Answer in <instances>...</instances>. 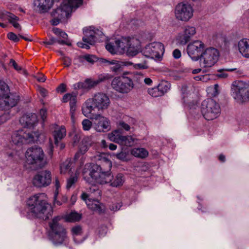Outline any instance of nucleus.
Wrapping results in <instances>:
<instances>
[{
	"mask_svg": "<svg viewBox=\"0 0 249 249\" xmlns=\"http://www.w3.org/2000/svg\"><path fill=\"white\" fill-rule=\"evenodd\" d=\"M53 211L51 205L48 202L45 193H39L30 197L27 206L20 211L23 216L29 219L34 217L46 220L52 215Z\"/></svg>",
	"mask_w": 249,
	"mask_h": 249,
	"instance_id": "nucleus-1",
	"label": "nucleus"
},
{
	"mask_svg": "<svg viewBox=\"0 0 249 249\" xmlns=\"http://www.w3.org/2000/svg\"><path fill=\"white\" fill-rule=\"evenodd\" d=\"M106 49L111 54L124 53L128 56H134L141 51V42L136 37H122L114 42L106 44Z\"/></svg>",
	"mask_w": 249,
	"mask_h": 249,
	"instance_id": "nucleus-2",
	"label": "nucleus"
},
{
	"mask_svg": "<svg viewBox=\"0 0 249 249\" xmlns=\"http://www.w3.org/2000/svg\"><path fill=\"white\" fill-rule=\"evenodd\" d=\"M38 131L26 132L22 129L14 131L11 136L13 143L17 146V149L9 150L3 153L6 160H17L22 153L21 146L24 143H29L36 142L39 138Z\"/></svg>",
	"mask_w": 249,
	"mask_h": 249,
	"instance_id": "nucleus-3",
	"label": "nucleus"
},
{
	"mask_svg": "<svg viewBox=\"0 0 249 249\" xmlns=\"http://www.w3.org/2000/svg\"><path fill=\"white\" fill-rule=\"evenodd\" d=\"M110 103L109 98L106 94L97 93L85 102L82 108V113L85 116L89 117L91 116L93 111L103 112L107 109Z\"/></svg>",
	"mask_w": 249,
	"mask_h": 249,
	"instance_id": "nucleus-4",
	"label": "nucleus"
},
{
	"mask_svg": "<svg viewBox=\"0 0 249 249\" xmlns=\"http://www.w3.org/2000/svg\"><path fill=\"white\" fill-rule=\"evenodd\" d=\"M60 219V217L56 216L49 223L48 237L55 246L66 245L68 243L66 229L59 223Z\"/></svg>",
	"mask_w": 249,
	"mask_h": 249,
	"instance_id": "nucleus-5",
	"label": "nucleus"
},
{
	"mask_svg": "<svg viewBox=\"0 0 249 249\" xmlns=\"http://www.w3.org/2000/svg\"><path fill=\"white\" fill-rule=\"evenodd\" d=\"M83 3V0H68L64 1L61 5L52 12L53 18L51 20L53 25H57L65 20L73 9H75Z\"/></svg>",
	"mask_w": 249,
	"mask_h": 249,
	"instance_id": "nucleus-6",
	"label": "nucleus"
},
{
	"mask_svg": "<svg viewBox=\"0 0 249 249\" xmlns=\"http://www.w3.org/2000/svg\"><path fill=\"white\" fill-rule=\"evenodd\" d=\"M26 162L31 165L33 169L41 168L47 164L44 152L41 148L33 146L28 148L25 153Z\"/></svg>",
	"mask_w": 249,
	"mask_h": 249,
	"instance_id": "nucleus-7",
	"label": "nucleus"
},
{
	"mask_svg": "<svg viewBox=\"0 0 249 249\" xmlns=\"http://www.w3.org/2000/svg\"><path fill=\"white\" fill-rule=\"evenodd\" d=\"M83 33V42H78L77 45L78 47L86 49H89L90 45H94L96 42L101 40L103 36V33L101 30L93 26L84 28Z\"/></svg>",
	"mask_w": 249,
	"mask_h": 249,
	"instance_id": "nucleus-8",
	"label": "nucleus"
},
{
	"mask_svg": "<svg viewBox=\"0 0 249 249\" xmlns=\"http://www.w3.org/2000/svg\"><path fill=\"white\" fill-rule=\"evenodd\" d=\"M201 112L206 120H213L220 116L221 108L219 104L215 100L208 98L202 102Z\"/></svg>",
	"mask_w": 249,
	"mask_h": 249,
	"instance_id": "nucleus-9",
	"label": "nucleus"
},
{
	"mask_svg": "<svg viewBox=\"0 0 249 249\" xmlns=\"http://www.w3.org/2000/svg\"><path fill=\"white\" fill-rule=\"evenodd\" d=\"M19 100L16 93L10 92L8 85L0 81V108L6 107H15Z\"/></svg>",
	"mask_w": 249,
	"mask_h": 249,
	"instance_id": "nucleus-10",
	"label": "nucleus"
},
{
	"mask_svg": "<svg viewBox=\"0 0 249 249\" xmlns=\"http://www.w3.org/2000/svg\"><path fill=\"white\" fill-rule=\"evenodd\" d=\"M89 175L90 178H88L87 179L86 178L84 177L85 179L89 183H91L92 181L94 180L96 183L101 184H107L112 178L111 173L103 171L98 163L91 165Z\"/></svg>",
	"mask_w": 249,
	"mask_h": 249,
	"instance_id": "nucleus-11",
	"label": "nucleus"
},
{
	"mask_svg": "<svg viewBox=\"0 0 249 249\" xmlns=\"http://www.w3.org/2000/svg\"><path fill=\"white\" fill-rule=\"evenodd\" d=\"M219 56L218 50L213 47L204 50L201 53L199 59L201 67L209 68L213 66L217 61Z\"/></svg>",
	"mask_w": 249,
	"mask_h": 249,
	"instance_id": "nucleus-12",
	"label": "nucleus"
},
{
	"mask_svg": "<svg viewBox=\"0 0 249 249\" xmlns=\"http://www.w3.org/2000/svg\"><path fill=\"white\" fill-rule=\"evenodd\" d=\"M133 80L128 77H116L113 79L111 86L116 91L123 94L128 93L134 88Z\"/></svg>",
	"mask_w": 249,
	"mask_h": 249,
	"instance_id": "nucleus-13",
	"label": "nucleus"
},
{
	"mask_svg": "<svg viewBox=\"0 0 249 249\" xmlns=\"http://www.w3.org/2000/svg\"><path fill=\"white\" fill-rule=\"evenodd\" d=\"M164 52V45L159 42L149 43L142 50V55L156 60H160Z\"/></svg>",
	"mask_w": 249,
	"mask_h": 249,
	"instance_id": "nucleus-14",
	"label": "nucleus"
},
{
	"mask_svg": "<svg viewBox=\"0 0 249 249\" xmlns=\"http://www.w3.org/2000/svg\"><path fill=\"white\" fill-rule=\"evenodd\" d=\"M231 95L239 103L249 100V86L242 82H235L231 86Z\"/></svg>",
	"mask_w": 249,
	"mask_h": 249,
	"instance_id": "nucleus-15",
	"label": "nucleus"
},
{
	"mask_svg": "<svg viewBox=\"0 0 249 249\" xmlns=\"http://www.w3.org/2000/svg\"><path fill=\"white\" fill-rule=\"evenodd\" d=\"M91 115L89 117L94 120L93 127L97 132H106L110 130V122L107 118L99 113Z\"/></svg>",
	"mask_w": 249,
	"mask_h": 249,
	"instance_id": "nucleus-16",
	"label": "nucleus"
},
{
	"mask_svg": "<svg viewBox=\"0 0 249 249\" xmlns=\"http://www.w3.org/2000/svg\"><path fill=\"white\" fill-rule=\"evenodd\" d=\"M175 14L178 19L187 21L193 15V9L190 4L180 3L176 7Z\"/></svg>",
	"mask_w": 249,
	"mask_h": 249,
	"instance_id": "nucleus-17",
	"label": "nucleus"
},
{
	"mask_svg": "<svg viewBox=\"0 0 249 249\" xmlns=\"http://www.w3.org/2000/svg\"><path fill=\"white\" fill-rule=\"evenodd\" d=\"M102 62L108 67L110 71L115 74H121L124 67H128L133 65V63L129 61H121L116 60H108L106 59H102Z\"/></svg>",
	"mask_w": 249,
	"mask_h": 249,
	"instance_id": "nucleus-18",
	"label": "nucleus"
},
{
	"mask_svg": "<svg viewBox=\"0 0 249 249\" xmlns=\"http://www.w3.org/2000/svg\"><path fill=\"white\" fill-rule=\"evenodd\" d=\"M204 47V44L202 41L196 40L188 45L187 52L192 60L196 61L199 60Z\"/></svg>",
	"mask_w": 249,
	"mask_h": 249,
	"instance_id": "nucleus-19",
	"label": "nucleus"
},
{
	"mask_svg": "<svg viewBox=\"0 0 249 249\" xmlns=\"http://www.w3.org/2000/svg\"><path fill=\"white\" fill-rule=\"evenodd\" d=\"M52 181L51 173L49 171L44 170L38 173L33 178L34 185L37 187L48 186Z\"/></svg>",
	"mask_w": 249,
	"mask_h": 249,
	"instance_id": "nucleus-20",
	"label": "nucleus"
},
{
	"mask_svg": "<svg viewBox=\"0 0 249 249\" xmlns=\"http://www.w3.org/2000/svg\"><path fill=\"white\" fill-rule=\"evenodd\" d=\"M196 29L194 26H185L182 33L178 35L177 40L178 44L184 45L187 44L191 38L196 34Z\"/></svg>",
	"mask_w": 249,
	"mask_h": 249,
	"instance_id": "nucleus-21",
	"label": "nucleus"
},
{
	"mask_svg": "<svg viewBox=\"0 0 249 249\" xmlns=\"http://www.w3.org/2000/svg\"><path fill=\"white\" fill-rule=\"evenodd\" d=\"M19 122L24 127L33 128L37 123V116L34 113L25 114L20 118Z\"/></svg>",
	"mask_w": 249,
	"mask_h": 249,
	"instance_id": "nucleus-22",
	"label": "nucleus"
},
{
	"mask_svg": "<svg viewBox=\"0 0 249 249\" xmlns=\"http://www.w3.org/2000/svg\"><path fill=\"white\" fill-rule=\"evenodd\" d=\"M101 196V191L99 187L95 185H92L87 189V193H83L81 196L82 200L91 198L93 200L99 199Z\"/></svg>",
	"mask_w": 249,
	"mask_h": 249,
	"instance_id": "nucleus-23",
	"label": "nucleus"
},
{
	"mask_svg": "<svg viewBox=\"0 0 249 249\" xmlns=\"http://www.w3.org/2000/svg\"><path fill=\"white\" fill-rule=\"evenodd\" d=\"M71 231L73 241L76 244H80L86 240L87 237L82 235L83 230L81 226L79 225L73 226L71 228Z\"/></svg>",
	"mask_w": 249,
	"mask_h": 249,
	"instance_id": "nucleus-24",
	"label": "nucleus"
},
{
	"mask_svg": "<svg viewBox=\"0 0 249 249\" xmlns=\"http://www.w3.org/2000/svg\"><path fill=\"white\" fill-rule=\"evenodd\" d=\"M238 50L243 57L249 58V39L242 38L237 44Z\"/></svg>",
	"mask_w": 249,
	"mask_h": 249,
	"instance_id": "nucleus-25",
	"label": "nucleus"
},
{
	"mask_svg": "<svg viewBox=\"0 0 249 249\" xmlns=\"http://www.w3.org/2000/svg\"><path fill=\"white\" fill-rule=\"evenodd\" d=\"M53 0H35L34 5L40 13L47 12L53 6Z\"/></svg>",
	"mask_w": 249,
	"mask_h": 249,
	"instance_id": "nucleus-26",
	"label": "nucleus"
},
{
	"mask_svg": "<svg viewBox=\"0 0 249 249\" xmlns=\"http://www.w3.org/2000/svg\"><path fill=\"white\" fill-rule=\"evenodd\" d=\"M97 162L99 166L104 171H107L110 173V170L112 167L111 161L105 156L104 154L101 155L97 158Z\"/></svg>",
	"mask_w": 249,
	"mask_h": 249,
	"instance_id": "nucleus-27",
	"label": "nucleus"
},
{
	"mask_svg": "<svg viewBox=\"0 0 249 249\" xmlns=\"http://www.w3.org/2000/svg\"><path fill=\"white\" fill-rule=\"evenodd\" d=\"M85 201L88 208L94 211L101 213L103 211L104 206L99 201V199L93 200L91 198L86 199Z\"/></svg>",
	"mask_w": 249,
	"mask_h": 249,
	"instance_id": "nucleus-28",
	"label": "nucleus"
},
{
	"mask_svg": "<svg viewBox=\"0 0 249 249\" xmlns=\"http://www.w3.org/2000/svg\"><path fill=\"white\" fill-rule=\"evenodd\" d=\"M2 15L7 18L9 22L12 24L14 28L21 30V26L17 22V21L19 20V18L18 17L7 11L2 12Z\"/></svg>",
	"mask_w": 249,
	"mask_h": 249,
	"instance_id": "nucleus-29",
	"label": "nucleus"
},
{
	"mask_svg": "<svg viewBox=\"0 0 249 249\" xmlns=\"http://www.w3.org/2000/svg\"><path fill=\"white\" fill-rule=\"evenodd\" d=\"M66 130L64 126H61L58 128H56L53 134L55 145H58V143L66 136Z\"/></svg>",
	"mask_w": 249,
	"mask_h": 249,
	"instance_id": "nucleus-30",
	"label": "nucleus"
},
{
	"mask_svg": "<svg viewBox=\"0 0 249 249\" xmlns=\"http://www.w3.org/2000/svg\"><path fill=\"white\" fill-rule=\"evenodd\" d=\"M124 182V178L123 174H118L116 176L111 179L107 183H109L110 186L113 187H119L122 186Z\"/></svg>",
	"mask_w": 249,
	"mask_h": 249,
	"instance_id": "nucleus-31",
	"label": "nucleus"
},
{
	"mask_svg": "<svg viewBox=\"0 0 249 249\" xmlns=\"http://www.w3.org/2000/svg\"><path fill=\"white\" fill-rule=\"evenodd\" d=\"M131 154L135 157L143 159L147 157L148 152L143 148H134L131 150Z\"/></svg>",
	"mask_w": 249,
	"mask_h": 249,
	"instance_id": "nucleus-32",
	"label": "nucleus"
},
{
	"mask_svg": "<svg viewBox=\"0 0 249 249\" xmlns=\"http://www.w3.org/2000/svg\"><path fill=\"white\" fill-rule=\"evenodd\" d=\"M226 71L234 72L237 75H240L242 73V71L241 70H238L236 68L225 69L218 70L217 76L221 78H225L227 77L228 76V74L225 72Z\"/></svg>",
	"mask_w": 249,
	"mask_h": 249,
	"instance_id": "nucleus-33",
	"label": "nucleus"
},
{
	"mask_svg": "<svg viewBox=\"0 0 249 249\" xmlns=\"http://www.w3.org/2000/svg\"><path fill=\"white\" fill-rule=\"evenodd\" d=\"M120 130L117 129L108 134V138L110 141L120 144L122 135L120 134Z\"/></svg>",
	"mask_w": 249,
	"mask_h": 249,
	"instance_id": "nucleus-34",
	"label": "nucleus"
},
{
	"mask_svg": "<svg viewBox=\"0 0 249 249\" xmlns=\"http://www.w3.org/2000/svg\"><path fill=\"white\" fill-rule=\"evenodd\" d=\"M55 43H57L60 45H67L68 46H70L71 45V43H69L67 40H60L58 38H55L53 37L50 36L49 37V39H47L46 41H43V43L46 45H53Z\"/></svg>",
	"mask_w": 249,
	"mask_h": 249,
	"instance_id": "nucleus-35",
	"label": "nucleus"
},
{
	"mask_svg": "<svg viewBox=\"0 0 249 249\" xmlns=\"http://www.w3.org/2000/svg\"><path fill=\"white\" fill-rule=\"evenodd\" d=\"M136 140V139L131 136H123L120 142V145L126 146H133Z\"/></svg>",
	"mask_w": 249,
	"mask_h": 249,
	"instance_id": "nucleus-36",
	"label": "nucleus"
},
{
	"mask_svg": "<svg viewBox=\"0 0 249 249\" xmlns=\"http://www.w3.org/2000/svg\"><path fill=\"white\" fill-rule=\"evenodd\" d=\"M11 109V108H8L0 111V125L6 123L11 118L12 115L10 112Z\"/></svg>",
	"mask_w": 249,
	"mask_h": 249,
	"instance_id": "nucleus-37",
	"label": "nucleus"
},
{
	"mask_svg": "<svg viewBox=\"0 0 249 249\" xmlns=\"http://www.w3.org/2000/svg\"><path fill=\"white\" fill-rule=\"evenodd\" d=\"M81 219V215L77 213L71 212L65 216V220L67 222H73L79 221Z\"/></svg>",
	"mask_w": 249,
	"mask_h": 249,
	"instance_id": "nucleus-38",
	"label": "nucleus"
},
{
	"mask_svg": "<svg viewBox=\"0 0 249 249\" xmlns=\"http://www.w3.org/2000/svg\"><path fill=\"white\" fill-rule=\"evenodd\" d=\"M158 87L161 95H164L171 88V84L167 81H161Z\"/></svg>",
	"mask_w": 249,
	"mask_h": 249,
	"instance_id": "nucleus-39",
	"label": "nucleus"
},
{
	"mask_svg": "<svg viewBox=\"0 0 249 249\" xmlns=\"http://www.w3.org/2000/svg\"><path fill=\"white\" fill-rule=\"evenodd\" d=\"M62 101L64 103L70 102V104H73L77 101V94L75 92L67 93L63 97Z\"/></svg>",
	"mask_w": 249,
	"mask_h": 249,
	"instance_id": "nucleus-40",
	"label": "nucleus"
},
{
	"mask_svg": "<svg viewBox=\"0 0 249 249\" xmlns=\"http://www.w3.org/2000/svg\"><path fill=\"white\" fill-rule=\"evenodd\" d=\"M79 60L80 62H83L84 60L91 64H93L98 60L97 57L92 54H86L79 57Z\"/></svg>",
	"mask_w": 249,
	"mask_h": 249,
	"instance_id": "nucleus-41",
	"label": "nucleus"
},
{
	"mask_svg": "<svg viewBox=\"0 0 249 249\" xmlns=\"http://www.w3.org/2000/svg\"><path fill=\"white\" fill-rule=\"evenodd\" d=\"M72 163L70 160H67L60 166V172L61 174H65L67 171L71 170V166Z\"/></svg>",
	"mask_w": 249,
	"mask_h": 249,
	"instance_id": "nucleus-42",
	"label": "nucleus"
},
{
	"mask_svg": "<svg viewBox=\"0 0 249 249\" xmlns=\"http://www.w3.org/2000/svg\"><path fill=\"white\" fill-rule=\"evenodd\" d=\"M181 92L182 95V101L185 107H190V105L188 103L186 102L185 97L187 96V87L185 85H183L181 87Z\"/></svg>",
	"mask_w": 249,
	"mask_h": 249,
	"instance_id": "nucleus-43",
	"label": "nucleus"
},
{
	"mask_svg": "<svg viewBox=\"0 0 249 249\" xmlns=\"http://www.w3.org/2000/svg\"><path fill=\"white\" fill-rule=\"evenodd\" d=\"M148 92L151 96L154 97H158L162 96L160 92L158 86L149 89Z\"/></svg>",
	"mask_w": 249,
	"mask_h": 249,
	"instance_id": "nucleus-44",
	"label": "nucleus"
},
{
	"mask_svg": "<svg viewBox=\"0 0 249 249\" xmlns=\"http://www.w3.org/2000/svg\"><path fill=\"white\" fill-rule=\"evenodd\" d=\"M144 77V75L142 73L137 72L134 74L133 81L138 84H142L143 81Z\"/></svg>",
	"mask_w": 249,
	"mask_h": 249,
	"instance_id": "nucleus-45",
	"label": "nucleus"
},
{
	"mask_svg": "<svg viewBox=\"0 0 249 249\" xmlns=\"http://www.w3.org/2000/svg\"><path fill=\"white\" fill-rule=\"evenodd\" d=\"M77 176L75 175L74 176H71L70 178L67 179V189H69L72 187V186L77 181Z\"/></svg>",
	"mask_w": 249,
	"mask_h": 249,
	"instance_id": "nucleus-46",
	"label": "nucleus"
},
{
	"mask_svg": "<svg viewBox=\"0 0 249 249\" xmlns=\"http://www.w3.org/2000/svg\"><path fill=\"white\" fill-rule=\"evenodd\" d=\"M83 129L85 131L89 130L92 126L91 122L89 119H84L82 122Z\"/></svg>",
	"mask_w": 249,
	"mask_h": 249,
	"instance_id": "nucleus-47",
	"label": "nucleus"
},
{
	"mask_svg": "<svg viewBox=\"0 0 249 249\" xmlns=\"http://www.w3.org/2000/svg\"><path fill=\"white\" fill-rule=\"evenodd\" d=\"M88 149L89 146L87 144H81L79 146V152L75 155V157H77L79 153L82 155L84 154L88 151Z\"/></svg>",
	"mask_w": 249,
	"mask_h": 249,
	"instance_id": "nucleus-48",
	"label": "nucleus"
},
{
	"mask_svg": "<svg viewBox=\"0 0 249 249\" xmlns=\"http://www.w3.org/2000/svg\"><path fill=\"white\" fill-rule=\"evenodd\" d=\"M122 206L121 202L120 203H115L110 204L109 206V209L113 212H116L120 210V208Z\"/></svg>",
	"mask_w": 249,
	"mask_h": 249,
	"instance_id": "nucleus-49",
	"label": "nucleus"
},
{
	"mask_svg": "<svg viewBox=\"0 0 249 249\" xmlns=\"http://www.w3.org/2000/svg\"><path fill=\"white\" fill-rule=\"evenodd\" d=\"M131 66H132V65ZM133 66L135 69H146L148 68V66H147L145 61L141 63H137L135 64L133 63Z\"/></svg>",
	"mask_w": 249,
	"mask_h": 249,
	"instance_id": "nucleus-50",
	"label": "nucleus"
},
{
	"mask_svg": "<svg viewBox=\"0 0 249 249\" xmlns=\"http://www.w3.org/2000/svg\"><path fill=\"white\" fill-rule=\"evenodd\" d=\"M118 125L120 129H124L125 131H129L130 129V126L124 121H120Z\"/></svg>",
	"mask_w": 249,
	"mask_h": 249,
	"instance_id": "nucleus-51",
	"label": "nucleus"
},
{
	"mask_svg": "<svg viewBox=\"0 0 249 249\" xmlns=\"http://www.w3.org/2000/svg\"><path fill=\"white\" fill-rule=\"evenodd\" d=\"M76 102H74L73 104H70V113L71 115V118L72 120L74 119V113L76 108Z\"/></svg>",
	"mask_w": 249,
	"mask_h": 249,
	"instance_id": "nucleus-52",
	"label": "nucleus"
},
{
	"mask_svg": "<svg viewBox=\"0 0 249 249\" xmlns=\"http://www.w3.org/2000/svg\"><path fill=\"white\" fill-rule=\"evenodd\" d=\"M116 158L122 161H126L127 160L126 154L125 152H121L116 155Z\"/></svg>",
	"mask_w": 249,
	"mask_h": 249,
	"instance_id": "nucleus-53",
	"label": "nucleus"
},
{
	"mask_svg": "<svg viewBox=\"0 0 249 249\" xmlns=\"http://www.w3.org/2000/svg\"><path fill=\"white\" fill-rule=\"evenodd\" d=\"M7 36L10 40H12L14 42H18L19 40L17 36L12 32L8 33L7 35Z\"/></svg>",
	"mask_w": 249,
	"mask_h": 249,
	"instance_id": "nucleus-54",
	"label": "nucleus"
},
{
	"mask_svg": "<svg viewBox=\"0 0 249 249\" xmlns=\"http://www.w3.org/2000/svg\"><path fill=\"white\" fill-rule=\"evenodd\" d=\"M197 202L198 203V206L197 207L198 210H201L202 213H206V212H207L206 208H204V209H202V204L200 203V202L203 200V197H200L199 196H197Z\"/></svg>",
	"mask_w": 249,
	"mask_h": 249,
	"instance_id": "nucleus-55",
	"label": "nucleus"
},
{
	"mask_svg": "<svg viewBox=\"0 0 249 249\" xmlns=\"http://www.w3.org/2000/svg\"><path fill=\"white\" fill-rule=\"evenodd\" d=\"M107 231V227L102 226L99 230V234L101 236H104L106 235Z\"/></svg>",
	"mask_w": 249,
	"mask_h": 249,
	"instance_id": "nucleus-56",
	"label": "nucleus"
},
{
	"mask_svg": "<svg viewBox=\"0 0 249 249\" xmlns=\"http://www.w3.org/2000/svg\"><path fill=\"white\" fill-rule=\"evenodd\" d=\"M63 63L66 67H69L71 63V59L67 56H64L63 57Z\"/></svg>",
	"mask_w": 249,
	"mask_h": 249,
	"instance_id": "nucleus-57",
	"label": "nucleus"
},
{
	"mask_svg": "<svg viewBox=\"0 0 249 249\" xmlns=\"http://www.w3.org/2000/svg\"><path fill=\"white\" fill-rule=\"evenodd\" d=\"M85 87V84L82 82H78L74 84L73 85V88L74 89H78L82 88H84Z\"/></svg>",
	"mask_w": 249,
	"mask_h": 249,
	"instance_id": "nucleus-58",
	"label": "nucleus"
},
{
	"mask_svg": "<svg viewBox=\"0 0 249 249\" xmlns=\"http://www.w3.org/2000/svg\"><path fill=\"white\" fill-rule=\"evenodd\" d=\"M218 87H219L217 84H215L213 87L211 88V89L213 90V92L212 93V95L213 96H216L218 94Z\"/></svg>",
	"mask_w": 249,
	"mask_h": 249,
	"instance_id": "nucleus-59",
	"label": "nucleus"
},
{
	"mask_svg": "<svg viewBox=\"0 0 249 249\" xmlns=\"http://www.w3.org/2000/svg\"><path fill=\"white\" fill-rule=\"evenodd\" d=\"M173 55L175 59H178L181 56V52L178 49H175L173 52Z\"/></svg>",
	"mask_w": 249,
	"mask_h": 249,
	"instance_id": "nucleus-60",
	"label": "nucleus"
},
{
	"mask_svg": "<svg viewBox=\"0 0 249 249\" xmlns=\"http://www.w3.org/2000/svg\"><path fill=\"white\" fill-rule=\"evenodd\" d=\"M66 86L64 84H61L60 86L57 88V90L58 92L60 93H63L66 91Z\"/></svg>",
	"mask_w": 249,
	"mask_h": 249,
	"instance_id": "nucleus-61",
	"label": "nucleus"
},
{
	"mask_svg": "<svg viewBox=\"0 0 249 249\" xmlns=\"http://www.w3.org/2000/svg\"><path fill=\"white\" fill-rule=\"evenodd\" d=\"M10 63L13 66L14 69L17 71L21 70V68L18 66V65L16 63L15 60L13 59H11L10 61Z\"/></svg>",
	"mask_w": 249,
	"mask_h": 249,
	"instance_id": "nucleus-62",
	"label": "nucleus"
},
{
	"mask_svg": "<svg viewBox=\"0 0 249 249\" xmlns=\"http://www.w3.org/2000/svg\"><path fill=\"white\" fill-rule=\"evenodd\" d=\"M40 115L43 121H44L46 118L47 111L45 109H41L40 110Z\"/></svg>",
	"mask_w": 249,
	"mask_h": 249,
	"instance_id": "nucleus-63",
	"label": "nucleus"
},
{
	"mask_svg": "<svg viewBox=\"0 0 249 249\" xmlns=\"http://www.w3.org/2000/svg\"><path fill=\"white\" fill-rule=\"evenodd\" d=\"M112 76L109 74H106L102 76L99 79V82L103 81L105 80H107L111 78Z\"/></svg>",
	"mask_w": 249,
	"mask_h": 249,
	"instance_id": "nucleus-64",
	"label": "nucleus"
}]
</instances>
